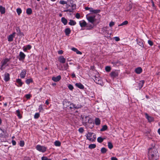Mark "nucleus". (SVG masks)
<instances>
[{"instance_id": "f257e3e1", "label": "nucleus", "mask_w": 160, "mask_h": 160, "mask_svg": "<svg viewBox=\"0 0 160 160\" xmlns=\"http://www.w3.org/2000/svg\"><path fill=\"white\" fill-rule=\"evenodd\" d=\"M157 151L154 148L149 149L148 155L149 159L151 160H157Z\"/></svg>"}, {"instance_id": "f03ea898", "label": "nucleus", "mask_w": 160, "mask_h": 160, "mask_svg": "<svg viewBox=\"0 0 160 160\" xmlns=\"http://www.w3.org/2000/svg\"><path fill=\"white\" fill-rule=\"evenodd\" d=\"M86 17L88 21L92 24H93L96 21V19L95 15L89 16L87 14L86 15Z\"/></svg>"}, {"instance_id": "7ed1b4c3", "label": "nucleus", "mask_w": 160, "mask_h": 160, "mask_svg": "<svg viewBox=\"0 0 160 160\" xmlns=\"http://www.w3.org/2000/svg\"><path fill=\"white\" fill-rule=\"evenodd\" d=\"M86 10H89L92 14H97L99 13L101 10L99 9H94L92 8L86 7L85 8Z\"/></svg>"}, {"instance_id": "20e7f679", "label": "nucleus", "mask_w": 160, "mask_h": 160, "mask_svg": "<svg viewBox=\"0 0 160 160\" xmlns=\"http://www.w3.org/2000/svg\"><path fill=\"white\" fill-rule=\"evenodd\" d=\"M36 148L37 150L42 152H45L46 150V147L39 145H37L36 147Z\"/></svg>"}, {"instance_id": "39448f33", "label": "nucleus", "mask_w": 160, "mask_h": 160, "mask_svg": "<svg viewBox=\"0 0 160 160\" xmlns=\"http://www.w3.org/2000/svg\"><path fill=\"white\" fill-rule=\"evenodd\" d=\"M94 80V81L96 83L100 84L102 86L103 85V83L102 80L100 78H98L95 77Z\"/></svg>"}, {"instance_id": "423d86ee", "label": "nucleus", "mask_w": 160, "mask_h": 160, "mask_svg": "<svg viewBox=\"0 0 160 160\" xmlns=\"http://www.w3.org/2000/svg\"><path fill=\"white\" fill-rule=\"evenodd\" d=\"M119 72L118 71L115 70L111 72L110 74V75L112 78H114L118 76Z\"/></svg>"}, {"instance_id": "0eeeda50", "label": "nucleus", "mask_w": 160, "mask_h": 160, "mask_svg": "<svg viewBox=\"0 0 160 160\" xmlns=\"http://www.w3.org/2000/svg\"><path fill=\"white\" fill-rule=\"evenodd\" d=\"M107 29L108 27H104L102 28L101 31L104 35H106L107 37H108L109 36V35L107 31Z\"/></svg>"}, {"instance_id": "6e6552de", "label": "nucleus", "mask_w": 160, "mask_h": 160, "mask_svg": "<svg viewBox=\"0 0 160 160\" xmlns=\"http://www.w3.org/2000/svg\"><path fill=\"white\" fill-rule=\"evenodd\" d=\"M9 60L8 58H6L2 61V67L4 68L6 66H8V64L7 63L9 61Z\"/></svg>"}, {"instance_id": "1a4fd4ad", "label": "nucleus", "mask_w": 160, "mask_h": 160, "mask_svg": "<svg viewBox=\"0 0 160 160\" xmlns=\"http://www.w3.org/2000/svg\"><path fill=\"white\" fill-rule=\"evenodd\" d=\"M16 32H14L12 34L9 35L8 37V41L9 42H12L13 41V38L15 36Z\"/></svg>"}, {"instance_id": "9d476101", "label": "nucleus", "mask_w": 160, "mask_h": 160, "mask_svg": "<svg viewBox=\"0 0 160 160\" xmlns=\"http://www.w3.org/2000/svg\"><path fill=\"white\" fill-rule=\"evenodd\" d=\"M79 24L81 28L86 27L87 25V22L84 20L79 21Z\"/></svg>"}, {"instance_id": "9b49d317", "label": "nucleus", "mask_w": 160, "mask_h": 160, "mask_svg": "<svg viewBox=\"0 0 160 160\" xmlns=\"http://www.w3.org/2000/svg\"><path fill=\"white\" fill-rule=\"evenodd\" d=\"M93 133L91 132H88L86 135L87 138L90 141H93V139L92 138V134Z\"/></svg>"}, {"instance_id": "f8f14e48", "label": "nucleus", "mask_w": 160, "mask_h": 160, "mask_svg": "<svg viewBox=\"0 0 160 160\" xmlns=\"http://www.w3.org/2000/svg\"><path fill=\"white\" fill-rule=\"evenodd\" d=\"M61 78L60 75H58L57 77H53L52 78V80L55 82H57L59 81Z\"/></svg>"}, {"instance_id": "ddd939ff", "label": "nucleus", "mask_w": 160, "mask_h": 160, "mask_svg": "<svg viewBox=\"0 0 160 160\" xmlns=\"http://www.w3.org/2000/svg\"><path fill=\"white\" fill-rule=\"evenodd\" d=\"M25 55L22 52H20L19 54V60H23L25 57Z\"/></svg>"}, {"instance_id": "4468645a", "label": "nucleus", "mask_w": 160, "mask_h": 160, "mask_svg": "<svg viewBox=\"0 0 160 160\" xmlns=\"http://www.w3.org/2000/svg\"><path fill=\"white\" fill-rule=\"evenodd\" d=\"M26 74V70H23L20 74V77L22 78H24Z\"/></svg>"}, {"instance_id": "2eb2a0df", "label": "nucleus", "mask_w": 160, "mask_h": 160, "mask_svg": "<svg viewBox=\"0 0 160 160\" xmlns=\"http://www.w3.org/2000/svg\"><path fill=\"white\" fill-rule=\"evenodd\" d=\"M58 60L62 63H65L66 62V59L64 57L61 56L58 58Z\"/></svg>"}, {"instance_id": "dca6fc26", "label": "nucleus", "mask_w": 160, "mask_h": 160, "mask_svg": "<svg viewBox=\"0 0 160 160\" xmlns=\"http://www.w3.org/2000/svg\"><path fill=\"white\" fill-rule=\"evenodd\" d=\"M32 46L30 45H27L23 47V49L24 51L26 52L27 50H29L31 49Z\"/></svg>"}, {"instance_id": "f3484780", "label": "nucleus", "mask_w": 160, "mask_h": 160, "mask_svg": "<svg viewBox=\"0 0 160 160\" xmlns=\"http://www.w3.org/2000/svg\"><path fill=\"white\" fill-rule=\"evenodd\" d=\"M10 79L9 74L7 73H5L4 75V80L7 82Z\"/></svg>"}, {"instance_id": "a211bd4d", "label": "nucleus", "mask_w": 160, "mask_h": 160, "mask_svg": "<svg viewBox=\"0 0 160 160\" xmlns=\"http://www.w3.org/2000/svg\"><path fill=\"white\" fill-rule=\"evenodd\" d=\"M70 104V102L67 101L66 100H64L63 102V106L65 108L68 107L69 105Z\"/></svg>"}, {"instance_id": "6ab92c4d", "label": "nucleus", "mask_w": 160, "mask_h": 160, "mask_svg": "<svg viewBox=\"0 0 160 160\" xmlns=\"http://www.w3.org/2000/svg\"><path fill=\"white\" fill-rule=\"evenodd\" d=\"M135 72L137 74H139L142 72V69L141 67H138L135 69Z\"/></svg>"}, {"instance_id": "aec40b11", "label": "nucleus", "mask_w": 160, "mask_h": 160, "mask_svg": "<svg viewBox=\"0 0 160 160\" xmlns=\"http://www.w3.org/2000/svg\"><path fill=\"white\" fill-rule=\"evenodd\" d=\"M76 86L81 89H83L84 88V86L80 83H77L75 84Z\"/></svg>"}, {"instance_id": "412c9836", "label": "nucleus", "mask_w": 160, "mask_h": 160, "mask_svg": "<svg viewBox=\"0 0 160 160\" xmlns=\"http://www.w3.org/2000/svg\"><path fill=\"white\" fill-rule=\"evenodd\" d=\"M16 31L18 32V35L20 36H24V34L21 32V31L19 28H17Z\"/></svg>"}, {"instance_id": "4be33fe9", "label": "nucleus", "mask_w": 160, "mask_h": 160, "mask_svg": "<svg viewBox=\"0 0 160 160\" xmlns=\"http://www.w3.org/2000/svg\"><path fill=\"white\" fill-rule=\"evenodd\" d=\"M145 117L149 122H151L153 120V118L148 115L147 113H145Z\"/></svg>"}, {"instance_id": "5701e85b", "label": "nucleus", "mask_w": 160, "mask_h": 160, "mask_svg": "<svg viewBox=\"0 0 160 160\" xmlns=\"http://www.w3.org/2000/svg\"><path fill=\"white\" fill-rule=\"evenodd\" d=\"M71 50L75 52L77 54L80 55L82 54V52L78 51L76 48H72Z\"/></svg>"}, {"instance_id": "b1692460", "label": "nucleus", "mask_w": 160, "mask_h": 160, "mask_svg": "<svg viewBox=\"0 0 160 160\" xmlns=\"http://www.w3.org/2000/svg\"><path fill=\"white\" fill-rule=\"evenodd\" d=\"M71 32V30L69 28H68L65 29V32L67 36H68Z\"/></svg>"}, {"instance_id": "393cba45", "label": "nucleus", "mask_w": 160, "mask_h": 160, "mask_svg": "<svg viewBox=\"0 0 160 160\" xmlns=\"http://www.w3.org/2000/svg\"><path fill=\"white\" fill-rule=\"evenodd\" d=\"M69 25L71 26H74L76 24V22L70 19L69 20V22L68 23Z\"/></svg>"}, {"instance_id": "a878e982", "label": "nucleus", "mask_w": 160, "mask_h": 160, "mask_svg": "<svg viewBox=\"0 0 160 160\" xmlns=\"http://www.w3.org/2000/svg\"><path fill=\"white\" fill-rule=\"evenodd\" d=\"M93 28V26L91 24H87L86 27V29L88 30H91Z\"/></svg>"}, {"instance_id": "bb28decb", "label": "nucleus", "mask_w": 160, "mask_h": 160, "mask_svg": "<svg viewBox=\"0 0 160 160\" xmlns=\"http://www.w3.org/2000/svg\"><path fill=\"white\" fill-rule=\"evenodd\" d=\"M16 82L18 84V87H21L23 84L21 80L20 79H17L16 80Z\"/></svg>"}, {"instance_id": "cd10ccee", "label": "nucleus", "mask_w": 160, "mask_h": 160, "mask_svg": "<svg viewBox=\"0 0 160 160\" xmlns=\"http://www.w3.org/2000/svg\"><path fill=\"white\" fill-rule=\"evenodd\" d=\"M61 21L62 23L64 25H66L67 24L68 22L67 20L64 17H62L61 18Z\"/></svg>"}, {"instance_id": "c85d7f7f", "label": "nucleus", "mask_w": 160, "mask_h": 160, "mask_svg": "<svg viewBox=\"0 0 160 160\" xmlns=\"http://www.w3.org/2000/svg\"><path fill=\"white\" fill-rule=\"evenodd\" d=\"M144 83V81L143 80L140 81L139 83V87L140 89L141 88L143 87Z\"/></svg>"}, {"instance_id": "c756f323", "label": "nucleus", "mask_w": 160, "mask_h": 160, "mask_svg": "<svg viewBox=\"0 0 160 160\" xmlns=\"http://www.w3.org/2000/svg\"><path fill=\"white\" fill-rule=\"evenodd\" d=\"M64 68H61L60 69L61 70H63V69L66 70L68 68V63H66L64 65Z\"/></svg>"}, {"instance_id": "7c9ffc66", "label": "nucleus", "mask_w": 160, "mask_h": 160, "mask_svg": "<svg viewBox=\"0 0 160 160\" xmlns=\"http://www.w3.org/2000/svg\"><path fill=\"white\" fill-rule=\"evenodd\" d=\"M95 123L96 125H98L100 124V120L98 118H96L95 119Z\"/></svg>"}, {"instance_id": "2f4dec72", "label": "nucleus", "mask_w": 160, "mask_h": 160, "mask_svg": "<svg viewBox=\"0 0 160 160\" xmlns=\"http://www.w3.org/2000/svg\"><path fill=\"white\" fill-rule=\"evenodd\" d=\"M16 114L18 118L20 119L21 118H22V116L20 113V111L19 110H18L16 111Z\"/></svg>"}, {"instance_id": "473e14b6", "label": "nucleus", "mask_w": 160, "mask_h": 160, "mask_svg": "<svg viewBox=\"0 0 160 160\" xmlns=\"http://www.w3.org/2000/svg\"><path fill=\"white\" fill-rule=\"evenodd\" d=\"M137 43L139 45L141 46V47H143L144 45L143 43V42L142 40L138 41H137Z\"/></svg>"}, {"instance_id": "72a5a7b5", "label": "nucleus", "mask_w": 160, "mask_h": 160, "mask_svg": "<svg viewBox=\"0 0 160 160\" xmlns=\"http://www.w3.org/2000/svg\"><path fill=\"white\" fill-rule=\"evenodd\" d=\"M32 12V11L30 8H28L26 10V13L30 15Z\"/></svg>"}, {"instance_id": "f704fd0d", "label": "nucleus", "mask_w": 160, "mask_h": 160, "mask_svg": "<svg viewBox=\"0 0 160 160\" xmlns=\"http://www.w3.org/2000/svg\"><path fill=\"white\" fill-rule=\"evenodd\" d=\"M128 23V22L127 21H125L123 22H122L121 24H119L118 25V26H121L123 25H127Z\"/></svg>"}, {"instance_id": "c9c22d12", "label": "nucleus", "mask_w": 160, "mask_h": 160, "mask_svg": "<svg viewBox=\"0 0 160 160\" xmlns=\"http://www.w3.org/2000/svg\"><path fill=\"white\" fill-rule=\"evenodd\" d=\"M54 145L56 146H60L61 145V142L58 141H56L54 142Z\"/></svg>"}, {"instance_id": "e433bc0d", "label": "nucleus", "mask_w": 160, "mask_h": 160, "mask_svg": "<svg viewBox=\"0 0 160 160\" xmlns=\"http://www.w3.org/2000/svg\"><path fill=\"white\" fill-rule=\"evenodd\" d=\"M32 82V78L27 79L26 81V82L28 84H29L31 82Z\"/></svg>"}, {"instance_id": "4c0bfd02", "label": "nucleus", "mask_w": 160, "mask_h": 160, "mask_svg": "<svg viewBox=\"0 0 160 160\" xmlns=\"http://www.w3.org/2000/svg\"><path fill=\"white\" fill-rule=\"evenodd\" d=\"M5 12V9L4 8L1 6V13L4 14Z\"/></svg>"}, {"instance_id": "58836bf2", "label": "nucleus", "mask_w": 160, "mask_h": 160, "mask_svg": "<svg viewBox=\"0 0 160 160\" xmlns=\"http://www.w3.org/2000/svg\"><path fill=\"white\" fill-rule=\"evenodd\" d=\"M75 105L74 104L71 103V102H70V104L69 105V106L68 107L70 109L73 108H76L75 107Z\"/></svg>"}, {"instance_id": "ea45409f", "label": "nucleus", "mask_w": 160, "mask_h": 160, "mask_svg": "<svg viewBox=\"0 0 160 160\" xmlns=\"http://www.w3.org/2000/svg\"><path fill=\"white\" fill-rule=\"evenodd\" d=\"M96 147V145L95 144H91L89 145L88 148L90 149H93Z\"/></svg>"}, {"instance_id": "a19ab883", "label": "nucleus", "mask_w": 160, "mask_h": 160, "mask_svg": "<svg viewBox=\"0 0 160 160\" xmlns=\"http://www.w3.org/2000/svg\"><path fill=\"white\" fill-rule=\"evenodd\" d=\"M108 127L107 125H104L103 126L102 128L101 129V131H103L106 130L107 129Z\"/></svg>"}, {"instance_id": "79ce46f5", "label": "nucleus", "mask_w": 160, "mask_h": 160, "mask_svg": "<svg viewBox=\"0 0 160 160\" xmlns=\"http://www.w3.org/2000/svg\"><path fill=\"white\" fill-rule=\"evenodd\" d=\"M16 11L18 15H20L22 13V10L20 8H17Z\"/></svg>"}, {"instance_id": "37998d69", "label": "nucleus", "mask_w": 160, "mask_h": 160, "mask_svg": "<svg viewBox=\"0 0 160 160\" xmlns=\"http://www.w3.org/2000/svg\"><path fill=\"white\" fill-rule=\"evenodd\" d=\"M107 151L106 149L104 148H102L101 150V151L102 153H105Z\"/></svg>"}, {"instance_id": "c03bdc74", "label": "nucleus", "mask_w": 160, "mask_h": 160, "mask_svg": "<svg viewBox=\"0 0 160 160\" xmlns=\"http://www.w3.org/2000/svg\"><path fill=\"white\" fill-rule=\"evenodd\" d=\"M108 147L109 149H111L112 148L113 146L111 142H108Z\"/></svg>"}, {"instance_id": "a18cd8bd", "label": "nucleus", "mask_w": 160, "mask_h": 160, "mask_svg": "<svg viewBox=\"0 0 160 160\" xmlns=\"http://www.w3.org/2000/svg\"><path fill=\"white\" fill-rule=\"evenodd\" d=\"M103 140V139L101 137H98L97 138V141L99 142H102Z\"/></svg>"}, {"instance_id": "49530a36", "label": "nucleus", "mask_w": 160, "mask_h": 160, "mask_svg": "<svg viewBox=\"0 0 160 160\" xmlns=\"http://www.w3.org/2000/svg\"><path fill=\"white\" fill-rule=\"evenodd\" d=\"M24 142L23 141H20L19 143V145L21 147H23L24 145Z\"/></svg>"}, {"instance_id": "de8ad7c7", "label": "nucleus", "mask_w": 160, "mask_h": 160, "mask_svg": "<svg viewBox=\"0 0 160 160\" xmlns=\"http://www.w3.org/2000/svg\"><path fill=\"white\" fill-rule=\"evenodd\" d=\"M68 88L71 91H72L74 88L73 86L71 84H69L68 85Z\"/></svg>"}, {"instance_id": "09e8293b", "label": "nucleus", "mask_w": 160, "mask_h": 160, "mask_svg": "<svg viewBox=\"0 0 160 160\" xmlns=\"http://www.w3.org/2000/svg\"><path fill=\"white\" fill-rule=\"evenodd\" d=\"M111 70V68L109 66H106L105 67V70L107 72H109Z\"/></svg>"}, {"instance_id": "8fccbe9b", "label": "nucleus", "mask_w": 160, "mask_h": 160, "mask_svg": "<svg viewBox=\"0 0 160 160\" xmlns=\"http://www.w3.org/2000/svg\"><path fill=\"white\" fill-rule=\"evenodd\" d=\"M40 116V114L38 113H37L35 114L34 116V118L35 119L38 118Z\"/></svg>"}, {"instance_id": "3c124183", "label": "nucleus", "mask_w": 160, "mask_h": 160, "mask_svg": "<svg viewBox=\"0 0 160 160\" xmlns=\"http://www.w3.org/2000/svg\"><path fill=\"white\" fill-rule=\"evenodd\" d=\"M59 3L61 4L64 5L66 4L67 3V2L64 0H61L59 2Z\"/></svg>"}, {"instance_id": "603ef678", "label": "nucleus", "mask_w": 160, "mask_h": 160, "mask_svg": "<svg viewBox=\"0 0 160 160\" xmlns=\"http://www.w3.org/2000/svg\"><path fill=\"white\" fill-rule=\"evenodd\" d=\"M25 97L27 99H30L31 97V95L30 94H26L25 95Z\"/></svg>"}, {"instance_id": "864d4df0", "label": "nucleus", "mask_w": 160, "mask_h": 160, "mask_svg": "<svg viewBox=\"0 0 160 160\" xmlns=\"http://www.w3.org/2000/svg\"><path fill=\"white\" fill-rule=\"evenodd\" d=\"M115 24V23L113 22H110L109 24V26L110 27H112L113 26V25H114Z\"/></svg>"}, {"instance_id": "5fc2aeb1", "label": "nucleus", "mask_w": 160, "mask_h": 160, "mask_svg": "<svg viewBox=\"0 0 160 160\" xmlns=\"http://www.w3.org/2000/svg\"><path fill=\"white\" fill-rule=\"evenodd\" d=\"M42 160H51L50 159H48L46 157H42Z\"/></svg>"}, {"instance_id": "6e6d98bb", "label": "nucleus", "mask_w": 160, "mask_h": 160, "mask_svg": "<svg viewBox=\"0 0 160 160\" xmlns=\"http://www.w3.org/2000/svg\"><path fill=\"white\" fill-rule=\"evenodd\" d=\"M75 17L77 19H79V18H80V14L79 13H77L76 14Z\"/></svg>"}, {"instance_id": "4d7b16f0", "label": "nucleus", "mask_w": 160, "mask_h": 160, "mask_svg": "<svg viewBox=\"0 0 160 160\" xmlns=\"http://www.w3.org/2000/svg\"><path fill=\"white\" fill-rule=\"evenodd\" d=\"M78 131L82 133L84 131L83 128H80L78 129Z\"/></svg>"}, {"instance_id": "13d9d810", "label": "nucleus", "mask_w": 160, "mask_h": 160, "mask_svg": "<svg viewBox=\"0 0 160 160\" xmlns=\"http://www.w3.org/2000/svg\"><path fill=\"white\" fill-rule=\"evenodd\" d=\"M148 43L151 46H152L153 45V42L151 40H148Z\"/></svg>"}, {"instance_id": "bf43d9fd", "label": "nucleus", "mask_w": 160, "mask_h": 160, "mask_svg": "<svg viewBox=\"0 0 160 160\" xmlns=\"http://www.w3.org/2000/svg\"><path fill=\"white\" fill-rule=\"evenodd\" d=\"M38 109L39 110V111L40 112L41 110H42L43 108L42 105H40L39 106Z\"/></svg>"}, {"instance_id": "052dcab7", "label": "nucleus", "mask_w": 160, "mask_h": 160, "mask_svg": "<svg viewBox=\"0 0 160 160\" xmlns=\"http://www.w3.org/2000/svg\"><path fill=\"white\" fill-rule=\"evenodd\" d=\"M115 40L116 41H118L120 40V39L119 38L117 37H115L114 38Z\"/></svg>"}, {"instance_id": "680f3d73", "label": "nucleus", "mask_w": 160, "mask_h": 160, "mask_svg": "<svg viewBox=\"0 0 160 160\" xmlns=\"http://www.w3.org/2000/svg\"><path fill=\"white\" fill-rule=\"evenodd\" d=\"M63 51L62 50H59L58 51V53L59 54H62L63 53Z\"/></svg>"}, {"instance_id": "e2e57ef3", "label": "nucleus", "mask_w": 160, "mask_h": 160, "mask_svg": "<svg viewBox=\"0 0 160 160\" xmlns=\"http://www.w3.org/2000/svg\"><path fill=\"white\" fill-rule=\"evenodd\" d=\"M12 144L13 145H15L16 144V142L15 141L12 140Z\"/></svg>"}, {"instance_id": "0e129e2a", "label": "nucleus", "mask_w": 160, "mask_h": 160, "mask_svg": "<svg viewBox=\"0 0 160 160\" xmlns=\"http://www.w3.org/2000/svg\"><path fill=\"white\" fill-rule=\"evenodd\" d=\"M118 159L115 157H112L111 158V160H117Z\"/></svg>"}, {"instance_id": "69168bd1", "label": "nucleus", "mask_w": 160, "mask_h": 160, "mask_svg": "<svg viewBox=\"0 0 160 160\" xmlns=\"http://www.w3.org/2000/svg\"><path fill=\"white\" fill-rule=\"evenodd\" d=\"M3 133V134H2V136H6V131H2Z\"/></svg>"}, {"instance_id": "338daca9", "label": "nucleus", "mask_w": 160, "mask_h": 160, "mask_svg": "<svg viewBox=\"0 0 160 160\" xmlns=\"http://www.w3.org/2000/svg\"><path fill=\"white\" fill-rule=\"evenodd\" d=\"M72 78H75L76 77L74 73H73L72 74Z\"/></svg>"}, {"instance_id": "774afa93", "label": "nucleus", "mask_w": 160, "mask_h": 160, "mask_svg": "<svg viewBox=\"0 0 160 160\" xmlns=\"http://www.w3.org/2000/svg\"><path fill=\"white\" fill-rule=\"evenodd\" d=\"M45 103L47 105H48L49 104V102H48V100H46L45 102Z\"/></svg>"}]
</instances>
